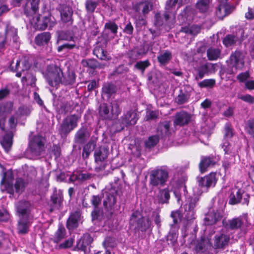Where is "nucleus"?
<instances>
[{"mask_svg":"<svg viewBox=\"0 0 254 254\" xmlns=\"http://www.w3.org/2000/svg\"><path fill=\"white\" fill-rule=\"evenodd\" d=\"M169 178V171L165 167H157L149 173V184L152 187H163Z\"/></svg>","mask_w":254,"mask_h":254,"instance_id":"1","label":"nucleus"},{"mask_svg":"<svg viewBox=\"0 0 254 254\" xmlns=\"http://www.w3.org/2000/svg\"><path fill=\"white\" fill-rule=\"evenodd\" d=\"M80 119V116L73 114L67 116L60 126L59 132L62 137H66L71 131L75 128Z\"/></svg>","mask_w":254,"mask_h":254,"instance_id":"2","label":"nucleus"},{"mask_svg":"<svg viewBox=\"0 0 254 254\" xmlns=\"http://www.w3.org/2000/svg\"><path fill=\"white\" fill-rule=\"evenodd\" d=\"M63 71L58 65L51 64L47 66L45 77L48 84L51 86H55L62 81Z\"/></svg>","mask_w":254,"mask_h":254,"instance_id":"3","label":"nucleus"},{"mask_svg":"<svg viewBox=\"0 0 254 254\" xmlns=\"http://www.w3.org/2000/svg\"><path fill=\"white\" fill-rule=\"evenodd\" d=\"M45 139L41 135H35L29 142L28 151L32 157L40 156L45 149Z\"/></svg>","mask_w":254,"mask_h":254,"instance_id":"4","label":"nucleus"},{"mask_svg":"<svg viewBox=\"0 0 254 254\" xmlns=\"http://www.w3.org/2000/svg\"><path fill=\"white\" fill-rule=\"evenodd\" d=\"M249 195L242 189H233L229 196V203L235 205L242 203L248 205L249 203Z\"/></svg>","mask_w":254,"mask_h":254,"instance_id":"5","label":"nucleus"},{"mask_svg":"<svg viewBox=\"0 0 254 254\" xmlns=\"http://www.w3.org/2000/svg\"><path fill=\"white\" fill-rule=\"evenodd\" d=\"M14 177L11 170H9L3 174L0 182V190L2 191H6L10 195L14 194L13 182Z\"/></svg>","mask_w":254,"mask_h":254,"instance_id":"6","label":"nucleus"},{"mask_svg":"<svg viewBox=\"0 0 254 254\" xmlns=\"http://www.w3.org/2000/svg\"><path fill=\"white\" fill-rule=\"evenodd\" d=\"M245 53L241 50L232 52L230 55L228 63L236 69H242L244 66Z\"/></svg>","mask_w":254,"mask_h":254,"instance_id":"7","label":"nucleus"},{"mask_svg":"<svg viewBox=\"0 0 254 254\" xmlns=\"http://www.w3.org/2000/svg\"><path fill=\"white\" fill-rule=\"evenodd\" d=\"M118 190L114 188H112L108 191H106L103 194L104 197L103 205L108 211H112L114 209V205L116 203V196Z\"/></svg>","mask_w":254,"mask_h":254,"instance_id":"8","label":"nucleus"},{"mask_svg":"<svg viewBox=\"0 0 254 254\" xmlns=\"http://www.w3.org/2000/svg\"><path fill=\"white\" fill-rule=\"evenodd\" d=\"M136 220V228L142 232H145L151 226V222L149 218L146 220L141 216L138 211L134 212L130 217V221L134 222Z\"/></svg>","mask_w":254,"mask_h":254,"instance_id":"9","label":"nucleus"},{"mask_svg":"<svg viewBox=\"0 0 254 254\" xmlns=\"http://www.w3.org/2000/svg\"><path fill=\"white\" fill-rule=\"evenodd\" d=\"M216 64L210 63H206L201 64L195 70L197 74L195 76V79L198 80L202 79L205 75L214 73L216 71Z\"/></svg>","mask_w":254,"mask_h":254,"instance_id":"10","label":"nucleus"},{"mask_svg":"<svg viewBox=\"0 0 254 254\" xmlns=\"http://www.w3.org/2000/svg\"><path fill=\"white\" fill-rule=\"evenodd\" d=\"M82 218V211L80 209L77 208L71 212L69 218L66 221V228L69 230L76 228L78 226L79 222L81 221Z\"/></svg>","mask_w":254,"mask_h":254,"instance_id":"11","label":"nucleus"},{"mask_svg":"<svg viewBox=\"0 0 254 254\" xmlns=\"http://www.w3.org/2000/svg\"><path fill=\"white\" fill-rule=\"evenodd\" d=\"M58 10L60 12L61 20L63 22L72 24L73 10L71 7L65 4H60Z\"/></svg>","mask_w":254,"mask_h":254,"instance_id":"12","label":"nucleus"},{"mask_svg":"<svg viewBox=\"0 0 254 254\" xmlns=\"http://www.w3.org/2000/svg\"><path fill=\"white\" fill-rule=\"evenodd\" d=\"M211 247L210 240L205 237H201L195 243L194 250L199 254H207L208 250Z\"/></svg>","mask_w":254,"mask_h":254,"instance_id":"13","label":"nucleus"},{"mask_svg":"<svg viewBox=\"0 0 254 254\" xmlns=\"http://www.w3.org/2000/svg\"><path fill=\"white\" fill-rule=\"evenodd\" d=\"M230 240V236L227 235L223 233L216 234L214 236L213 247L215 249L223 250L228 246Z\"/></svg>","mask_w":254,"mask_h":254,"instance_id":"14","label":"nucleus"},{"mask_svg":"<svg viewBox=\"0 0 254 254\" xmlns=\"http://www.w3.org/2000/svg\"><path fill=\"white\" fill-rule=\"evenodd\" d=\"M245 218L243 216H239L232 219H229L223 224L225 227L231 230H238L241 229L244 225Z\"/></svg>","mask_w":254,"mask_h":254,"instance_id":"15","label":"nucleus"},{"mask_svg":"<svg viewBox=\"0 0 254 254\" xmlns=\"http://www.w3.org/2000/svg\"><path fill=\"white\" fill-rule=\"evenodd\" d=\"M191 115L184 111L180 112L176 114L174 120V125L175 126H184L189 124L190 121Z\"/></svg>","mask_w":254,"mask_h":254,"instance_id":"16","label":"nucleus"},{"mask_svg":"<svg viewBox=\"0 0 254 254\" xmlns=\"http://www.w3.org/2000/svg\"><path fill=\"white\" fill-rule=\"evenodd\" d=\"M31 209L30 202L25 200L20 201L17 208L18 217L29 218Z\"/></svg>","mask_w":254,"mask_h":254,"instance_id":"17","label":"nucleus"},{"mask_svg":"<svg viewBox=\"0 0 254 254\" xmlns=\"http://www.w3.org/2000/svg\"><path fill=\"white\" fill-rule=\"evenodd\" d=\"M199 199L195 197L190 199L189 203L185 205V217L188 220H190L194 218L195 207Z\"/></svg>","mask_w":254,"mask_h":254,"instance_id":"18","label":"nucleus"},{"mask_svg":"<svg viewBox=\"0 0 254 254\" xmlns=\"http://www.w3.org/2000/svg\"><path fill=\"white\" fill-rule=\"evenodd\" d=\"M198 186L207 188L214 186L217 182L215 173H210L209 175L198 178Z\"/></svg>","mask_w":254,"mask_h":254,"instance_id":"19","label":"nucleus"},{"mask_svg":"<svg viewBox=\"0 0 254 254\" xmlns=\"http://www.w3.org/2000/svg\"><path fill=\"white\" fill-rule=\"evenodd\" d=\"M169 188L158 189V192L155 194L154 200L159 204L168 203L170 198Z\"/></svg>","mask_w":254,"mask_h":254,"instance_id":"20","label":"nucleus"},{"mask_svg":"<svg viewBox=\"0 0 254 254\" xmlns=\"http://www.w3.org/2000/svg\"><path fill=\"white\" fill-rule=\"evenodd\" d=\"M76 77L74 70L68 68L65 72H63L62 73L61 83L66 86L72 85L75 83Z\"/></svg>","mask_w":254,"mask_h":254,"instance_id":"21","label":"nucleus"},{"mask_svg":"<svg viewBox=\"0 0 254 254\" xmlns=\"http://www.w3.org/2000/svg\"><path fill=\"white\" fill-rule=\"evenodd\" d=\"M50 21V18L45 16L41 19L39 15H35L31 20V23L35 29L43 30L48 26V22Z\"/></svg>","mask_w":254,"mask_h":254,"instance_id":"22","label":"nucleus"},{"mask_svg":"<svg viewBox=\"0 0 254 254\" xmlns=\"http://www.w3.org/2000/svg\"><path fill=\"white\" fill-rule=\"evenodd\" d=\"M216 164L215 158L213 156H203L199 164V168L201 173H203L207 169L214 166Z\"/></svg>","mask_w":254,"mask_h":254,"instance_id":"23","label":"nucleus"},{"mask_svg":"<svg viewBox=\"0 0 254 254\" xmlns=\"http://www.w3.org/2000/svg\"><path fill=\"white\" fill-rule=\"evenodd\" d=\"M90 136L86 127L82 126L76 132L74 136V141L77 143L83 144Z\"/></svg>","mask_w":254,"mask_h":254,"instance_id":"24","label":"nucleus"},{"mask_svg":"<svg viewBox=\"0 0 254 254\" xmlns=\"http://www.w3.org/2000/svg\"><path fill=\"white\" fill-rule=\"evenodd\" d=\"M31 225L29 218L19 217L17 226V231L18 234L25 235L28 233Z\"/></svg>","mask_w":254,"mask_h":254,"instance_id":"25","label":"nucleus"},{"mask_svg":"<svg viewBox=\"0 0 254 254\" xmlns=\"http://www.w3.org/2000/svg\"><path fill=\"white\" fill-rule=\"evenodd\" d=\"M109 155V149L105 146L97 148L94 151L95 161L96 163L102 162L105 161Z\"/></svg>","mask_w":254,"mask_h":254,"instance_id":"26","label":"nucleus"},{"mask_svg":"<svg viewBox=\"0 0 254 254\" xmlns=\"http://www.w3.org/2000/svg\"><path fill=\"white\" fill-rule=\"evenodd\" d=\"M220 219V214L217 211H209L204 219V223L205 225H213Z\"/></svg>","mask_w":254,"mask_h":254,"instance_id":"27","label":"nucleus"},{"mask_svg":"<svg viewBox=\"0 0 254 254\" xmlns=\"http://www.w3.org/2000/svg\"><path fill=\"white\" fill-rule=\"evenodd\" d=\"M51 38L50 32H44L35 36V43L38 46H42L48 44Z\"/></svg>","mask_w":254,"mask_h":254,"instance_id":"28","label":"nucleus"},{"mask_svg":"<svg viewBox=\"0 0 254 254\" xmlns=\"http://www.w3.org/2000/svg\"><path fill=\"white\" fill-rule=\"evenodd\" d=\"M152 8L150 2L147 1L140 2L133 6V9L137 12L141 11L143 14H147Z\"/></svg>","mask_w":254,"mask_h":254,"instance_id":"29","label":"nucleus"},{"mask_svg":"<svg viewBox=\"0 0 254 254\" xmlns=\"http://www.w3.org/2000/svg\"><path fill=\"white\" fill-rule=\"evenodd\" d=\"M190 97V93L185 88L181 89L179 93L175 98V102L178 105H182L188 102Z\"/></svg>","mask_w":254,"mask_h":254,"instance_id":"30","label":"nucleus"},{"mask_svg":"<svg viewBox=\"0 0 254 254\" xmlns=\"http://www.w3.org/2000/svg\"><path fill=\"white\" fill-rule=\"evenodd\" d=\"M75 37L74 34L70 31H61L58 32V37L57 43L62 41H66L74 42Z\"/></svg>","mask_w":254,"mask_h":254,"instance_id":"31","label":"nucleus"},{"mask_svg":"<svg viewBox=\"0 0 254 254\" xmlns=\"http://www.w3.org/2000/svg\"><path fill=\"white\" fill-rule=\"evenodd\" d=\"M13 136V135L11 132H8L6 133L0 140L1 145L7 152L11 148Z\"/></svg>","mask_w":254,"mask_h":254,"instance_id":"32","label":"nucleus"},{"mask_svg":"<svg viewBox=\"0 0 254 254\" xmlns=\"http://www.w3.org/2000/svg\"><path fill=\"white\" fill-rule=\"evenodd\" d=\"M137 120L136 113L133 112H128L123 117V124L126 126L134 125L136 124Z\"/></svg>","mask_w":254,"mask_h":254,"instance_id":"33","label":"nucleus"},{"mask_svg":"<svg viewBox=\"0 0 254 254\" xmlns=\"http://www.w3.org/2000/svg\"><path fill=\"white\" fill-rule=\"evenodd\" d=\"M237 42L241 43V41L234 34H228L223 39V44L227 48L235 46Z\"/></svg>","mask_w":254,"mask_h":254,"instance_id":"34","label":"nucleus"},{"mask_svg":"<svg viewBox=\"0 0 254 254\" xmlns=\"http://www.w3.org/2000/svg\"><path fill=\"white\" fill-rule=\"evenodd\" d=\"M232 8L231 6L219 5L216 8V14L219 18L223 19L224 17L231 13Z\"/></svg>","mask_w":254,"mask_h":254,"instance_id":"35","label":"nucleus"},{"mask_svg":"<svg viewBox=\"0 0 254 254\" xmlns=\"http://www.w3.org/2000/svg\"><path fill=\"white\" fill-rule=\"evenodd\" d=\"M212 0H198L195 6L200 12L205 13L209 11Z\"/></svg>","mask_w":254,"mask_h":254,"instance_id":"36","label":"nucleus"},{"mask_svg":"<svg viewBox=\"0 0 254 254\" xmlns=\"http://www.w3.org/2000/svg\"><path fill=\"white\" fill-rule=\"evenodd\" d=\"M172 58L171 52L165 50L161 52L157 57L158 62L161 65H166L169 63Z\"/></svg>","mask_w":254,"mask_h":254,"instance_id":"37","label":"nucleus"},{"mask_svg":"<svg viewBox=\"0 0 254 254\" xmlns=\"http://www.w3.org/2000/svg\"><path fill=\"white\" fill-rule=\"evenodd\" d=\"M23 85H29L34 87L35 85L36 81V77L32 73L27 71L22 76L21 79Z\"/></svg>","mask_w":254,"mask_h":254,"instance_id":"38","label":"nucleus"},{"mask_svg":"<svg viewBox=\"0 0 254 254\" xmlns=\"http://www.w3.org/2000/svg\"><path fill=\"white\" fill-rule=\"evenodd\" d=\"M96 146V141L91 139L84 147L82 153L83 158H87Z\"/></svg>","mask_w":254,"mask_h":254,"instance_id":"39","label":"nucleus"},{"mask_svg":"<svg viewBox=\"0 0 254 254\" xmlns=\"http://www.w3.org/2000/svg\"><path fill=\"white\" fill-rule=\"evenodd\" d=\"M117 91L116 86L111 83H105L102 87V93L108 97H110Z\"/></svg>","mask_w":254,"mask_h":254,"instance_id":"40","label":"nucleus"},{"mask_svg":"<svg viewBox=\"0 0 254 254\" xmlns=\"http://www.w3.org/2000/svg\"><path fill=\"white\" fill-rule=\"evenodd\" d=\"M128 58L132 60H136L145 54L144 50L135 48L127 52Z\"/></svg>","mask_w":254,"mask_h":254,"instance_id":"41","label":"nucleus"},{"mask_svg":"<svg viewBox=\"0 0 254 254\" xmlns=\"http://www.w3.org/2000/svg\"><path fill=\"white\" fill-rule=\"evenodd\" d=\"M99 115L103 119L111 120L113 118L111 111L107 105L105 103L100 105L99 108Z\"/></svg>","mask_w":254,"mask_h":254,"instance_id":"42","label":"nucleus"},{"mask_svg":"<svg viewBox=\"0 0 254 254\" xmlns=\"http://www.w3.org/2000/svg\"><path fill=\"white\" fill-rule=\"evenodd\" d=\"M221 50L218 48H210L207 51V56L209 60L214 61L220 58Z\"/></svg>","mask_w":254,"mask_h":254,"instance_id":"43","label":"nucleus"},{"mask_svg":"<svg viewBox=\"0 0 254 254\" xmlns=\"http://www.w3.org/2000/svg\"><path fill=\"white\" fill-rule=\"evenodd\" d=\"M74 48L78 49V46L76 45L75 42H71V43H66L59 46L57 48V51L59 53H67Z\"/></svg>","mask_w":254,"mask_h":254,"instance_id":"44","label":"nucleus"},{"mask_svg":"<svg viewBox=\"0 0 254 254\" xmlns=\"http://www.w3.org/2000/svg\"><path fill=\"white\" fill-rule=\"evenodd\" d=\"M16 29L13 27L7 26L5 30V35L4 38L10 43L12 40L13 43L16 42Z\"/></svg>","mask_w":254,"mask_h":254,"instance_id":"45","label":"nucleus"},{"mask_svg":"<svg viewBox=\"0 0 254 254\" xmlns=\"http://www.w3.org/2000/svg\"><path fill=\"white\" fill-rule=\"evenodd\" d=\"M66 235V230L63 225L59 226L58 230L55 234L54 241L55 243H59L65 238Z\"/></svg>","mask_w":254,"mask_h":254,"instance_id":"46","label":"nucleus"},{"mask_svg":"<svg viewBox=\"0 0 254 254\" xmlns=\"http://www.w3.org/2000/svg\"><path fill=\"white\" fill-rule=\"evenodd\" d=\"M106 53L107 52L100 46H98L95 47L93 50V54L95 55L98 59H100L102 60L107 61L110 59L107 57Z\"/></svg>","mask_w":254,"mask_h":254,"instance_id":"47","label":"nucleus"},{"mask_svg":"<svg viewBox=\"0 0 254 254\" xmlns=\"http://www.w3.org/2000/svg\"><path fill=\"white\" fill-rule=\"evenodd\" d=\"M200 30L199 26L197 25H191L188 27H182L181 32H184L187 34L195 35L197 34Z\"/></svg>","mask_w":254,"mask_h":254,"instance_id":"48","label":"nucleus"},{"mask_svg":"<svg viewBox=\"0 0 254 254\" xmlns=\"http://www.w3.org/2000/svg\"><path fill=\"white\" fill-rule=\"evenodd\" d=\"M91 238L89 235L87 236V239H80L77 242L76 249L78 250L85 252L87 246L91 242Z\"/></svg>","mask_w":254,"mask_h":254,"instance_id":"49","label":"nucleus"},{"mask_svg":"<svg viewBox=\"0 0 254 254\" xmlns=\"http://www.w3.org/2000/svg\"><path fill=\"white\" fill-rule=\"evenodd\" d=\"M31 109L29 107L22 106L18 108V114L17 115V121L21 118L26 119V117L30 115Z\"/></svg>","mask_w":254,"mask_h":254,"instance_id":"50","label":"nucleus"},{"mask_svg":"<svg viewBox=\"0 0 254 254\" xmlns=\"http://www.w3.org/2000/svg\"><path fill=\"white\" fill-rule=\"evenodd\" d=\"M159 138L157 135H152L145 141L146 147L150 148L155 146L159 142Z\"/></svg>","mask_w":254,"mask_h":254,"instance_id":"51","label":"nucleus"},{"mask_svg":"<svg viewBox=\"0 0 254 254\" xmlns=\"http://www.w3.org/2000/svg\"><path fill=\"white\" fill-rule=\"evenodd\" d=\"M20 64H21L24 68V69H23V71H24L25 70H27L30 68L32 62L29 57L27 56H24L19 62L17 61V67L20 65Z\"/></svg>","mask_w":254,"mask_h":254,"instance_id":"52","label":"nucleus"},{"mask_svg":"<svg viewBox=\"0 0 254 254\" xmlns=\"http://www.w3.org/2000/svg\"><path fill=\"white\" fill-rule=\"evenodd\" d=\"M85 8L88 13H93L98 5V2L93 0H87L85 2Z\"/></svg>","mask_w":254,"mask_h":254,"instance_id":"53","label":"nucleus"},{"mask_svg":"<svg viewBox=\"0 0 254 254\" xmlns=\"http://www.w3.org/2000/svg\"><path fill=\"white\" fill-rule=\"evenodd\" d=\"M150 65V63L148 60L144 61H139L137 62L135 65L134 67L141 71L142 74L144 73L145 69Z\"/></svg>","mask_w":254,"mask_h":254,"instance_id":"54","label":"nucleus"},{"mask_svg":"<svg viewBox=\"0 0 254 254\" xmlns=\"http://www.w3.org/2000/svg\"><path fill=\"white\" fill-rule=\"evenodd\" d=\"M81 64L83 66L91 69H95L97 67V62L94 59L83 60Z\"/></svg>","mask_w":254,"mask_h":254,"instance_id":"55","label":"nucleus"},{"mask_svg":"<svg viewBox=\"0 0 254 254\" xmlns=\"http://www.w3.org/2000/svg\"><path fill=\"white\" fill-rule=\"evenodd\" d=\"M111 110L113 118L117 117L120 113V106L118 102L116 101H113L111 103Z\"/></svg>","mask_w":254,"mask_h":254,"instance_id":"56","label":"nucleus"},{"mask_svg":"<svg viewBox=\"0 0 254 254\" xmlns=\"http://www.w3.org/2000/svg\"><path fill=\"white\" fill-rule=\"evenodd\" d=\"M215 85V80L214 79H207L198 83V85L201 88H212Z\"/></svg>","mask_w":254,"mask_h":254,"instance_id":"57","label":"nucleus"},{"mask_svg":"<svg viewBox=\"0 0 254 254\" xmlns=\"http://www.w3.org/2000/svg\"><path fill=\"white\" fill-rule=\"evenodd\" d=\"M170 125L169 122H165L162 123L159 127V129L162 135H167L169 134Z\"/></svg>","mask_w":254,"mask_h":254,"instance_id":"58","label":"nucleus"},{"mask_svg":"<svg viewBox=\"0 0 254 254\" xmlns=\"http://www.w3.org/2000/svg\"><path fill=\"white\" fill-rule=\"evenodd\" d=\"M245 129L248 133L254 137V120H250L247 121Z\"/></svg>","mask_w":254,"mask_h":254,"instance_id":"59","label":"nucleus"},{"mask_svg":"<svg viewBox=\"0 0 254 254\" xmlns=\"http://www.w3.org/2000/svg\"><path fill=\"white\" fill-rule=\"evenodd\" d=\"M105 28L110 30L113 34H116L118 29V25L115 22L111 21L106 23Z\"/></svg>","mask_w":254,"mask_h":254,"instance_id":"60","label":"nucleus"},{"mask_svg":"<svg viewBox=\"0 0 254 254\" xmlns=\"http://www.w3.org/2000/svg\"><path fill=\"white\" fill-rule=\"evenodd\" d=\"M72 109L71 104L68 102L62 103L60 107V110L62 114H65L67 113L70 112Z\"/></svg>","mask_w":254,"mask_h":254,"instance_id":"61","label":"nucleus"},{"mask_svg":"<svg viewBox=\"0 0 254 254\" xmlns=\"http://www.w3.org/2000/svg\"><path fill=\"white\" fill-rule=\"evenodd\" d=\"M102 197L103 195H94L92 196L91 203L95 208H97L101 204Z\"/></svg>","mask_w":254,"mask_h":254,"instance_id":"62","label":"nucleus"},{"mask_svg":"<svg viewBox=\"0 0 254 254\" xmlns=\"http://www.w3.org/2000/svg\"><path fill=\"white\" fill-rule=\"evenodd\" d=\"M27 183L21 178L17 179V193L24 191Z\"/></svg>","mask_w":254,"mask_h":254,"instance_id":"63","label":"nucleus"},{"mask_svg":"<svg viewBox=\"0 0 254 254\" xmlns=\"http://www.w3.org/2000/svg\"><path fill=\"white\" fill-rule=\"evenodd\" d=\"M224 137L226 138H230L233 136V130L230 124H227L224 127Z\"/></svg>","mask_w":254,"mask_h":254,"instance_id":"64","label":"nucleus"}]
</instances>
